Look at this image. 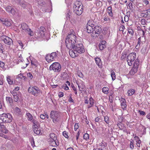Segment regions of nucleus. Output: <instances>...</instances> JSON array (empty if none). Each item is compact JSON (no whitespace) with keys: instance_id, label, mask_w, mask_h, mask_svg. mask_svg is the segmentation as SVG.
Masks as SVG:
<instances>
[{"instance_id":"obj_53","label":"nucleus","mask_w":150,"mask_h":150,"mask_svg":"<svg viewBox=\"0 0 150 150\" xmlns=\"http://www.w3.org/2000/svg\"><path fill=\"white\" fill-rule=\"evenodd\" d=\"M94 103V100L92 97H91L89 98V104H90L93 105Z\"/></svg>"},{"instance_id":"obj_2","label":"nucleus","mask_w":150,"mask_h":150,"mask_svg":"<svg viewBox=\"0 0 150 150\" xmlns=\"http://www.w3.org/2000/svg\"><path fill=\"white\" fill-rule=\"evenodd\" d=\"M28 92L35 96H37L42 94V91L36 86H30L28 89Z\"/></svg>"},{"instance_id":"obj_36","label":"nucleus","mask_w":150,"mask_h":150,"mask_svg":"<svg viewBox=\"0 0 150 150\" xmlns=\"http://www.w3.org/2000/svg\"><path fill=\"white\" fill-rule=\"evenodd\" d=\"M94 23V22L93 21H89L87 23V26H91L94 28L95 26Z\"/></svg>"},{"instance_id":"obj_47","label":"nucleus","mask_w":150,"mask_h":150,"mask_svg":"<svg viewBox=\"0 0 150 150\" xmlns=\"http://www.w3.org/2000/svg\"><path fill=\"white\" fill-rule=\"evenodd\" d=\"M0 137L4 138L6 139H8L9 137L3 134L0 133Z\"/></svg>"},{"instance_id":"obj_5","label":"nucleus","mask_w":150,"mask_h":150,"mask_svg":"<svg viewBox=\"0 0 150 150\" xmlns=\"http://www.w3.org/2000/svg\"><path fill=\"white\" fill-rule=\"evenodd\" d=\"M61 67L59 63L55 62L51 64L49 68L50 70H52L55 72H59L61 70Z\"/></svg>"},{"instance_id":"obj_59","label":"nucleus","mask_w":150,"mask_h":150,"mask_svg":"<svg viewBox=\"0 0 150 150\" xmlns=\"http://www.w3.org/2000/svg\"><path fill=\"white\" fill-rule=\"evenodd\" d=\"M31 145H32V146L33 147L34 146H35V142H34V139H33V138H32L31 139Z\"/></svg>"},{"instance_id":"obj_48","label":"nucleus","mask_w":150,"mask_h":150,"mask_svg":"<svg viewBox=\"0 0 150 150\" xmlns=\"http://www.w3.org/2000/svg\"><path fill=\"white\" fill-rule=\"evenodd\" d=\"M128 33L131 35H133L134 34V31L133 30L129 28H128Z\"/></svg>"},{"instance_id":"obj_34","label":"nucleus","mask_w":150,"mask_h":150,"mask_svg":"<svg viewBox=\"0 0 150 150\" xmlns=\"http://www.w3.org/2000/svg\"><path fill=\"white\" fill-rule=\"evenodd\" d=\"M70 50L69 51V53L71 56L74 58L76 56L75 53L74 52H73V50L72 49H69Z\"/></svg>"},{"instance_id":"obj_22","label":"nucleus","mask_w":150,"mask_h":150,"mask_svg":"<svg viewBox=\"0 0 150 150\" xmlns=\"http://www.w3.org/2000/svg\"><path fill=\"white\" fill-rule=\"evenodd\" d=\"M95 60L96 61V64L100 68L102 67V63L100 59L98 57L95 58Z\"/></svg>"},{"instance_id":"obj_4","label":"nucleus","mask_w":150,"mask_h":150,"mask_svg":"<svg viewBox=\"0 0 150 150\" xmlns=\"http://www.w3.org/2000/svg\"><path fill=\"white\" fill-rule=\"evenodd\" d=\"M0 120L3 122L10 123L12 121V118L10 114L4 113L0 114Z\"/></svg>"},{"instance_id":"obj_14","label":"nucleus","mask_w":150,"mask_h":150,"mask_svg":"<svg viewBox=\"0 0 150 150\" xmlns=\"http://www.w3.org/2000/svg\"><path fill=\"white\" fill-rule=\"evenodd\" d=\"M76 83L80 91H82V89L84 88L85 86L83 84V82L82 81L79 80Z\"/></svg>"},{"instance_id":"obj_32","label":"nucleus","mask_w":150,"mask_h":150,"mask_svg":"<svg viewBox=\"0 0 150 150\" xmlns=\"http://www.w3.org/2000/svg\"><path fill=\"white\" fill-rule=\"evenodd\" d=\"M50 138L52 139L53 140H57V136L56 135L53 133H51L50 134Z\"/></svg>"},{"instance_id":"obj_24","label":"nucleus","mask_w":150,"mask_h":150,"mask_svg":"<svg viewBox=\"0 0 150 150\" xmlns=\"http://www.w3.org/2000/svg\"><path fill=\"white\" fill-rule=\"evenodd\" d=\"M86 29L88 33H91L93 32V27L90 26H86Z\"/></svg>"},{"instance_id":"obj_10","label":"nucleus","mask_w":150,"mask_h":150,"mask_svg":"<svg viewBox=\"0 0 150 150\" xmlns=\"http://www.w3.org/2000/svg\"><path fill=\"white\" fill-rule=\"evenodd\" d=\"M140 16L142 17L145 18L150 17V8L146 10L141 11Z\"/></svg>"},{"instance_id":"obj_9","label":"nucleus","mask_w":150,"mask_h":150,"mask_svg":"<svg viewBox=\"0 0 150 150\" xmlns=\"http://www.w3.org/2000/svg\"><path fill=\"white\" fill-rule=\"evenodd\" d=\"M1 39L4 41L5 43L8 45H10L12 42V40L11 38L5 35L1 36Z\"/></svg>"},{"instance_id":"obj_19","label":"nucleus","mask_w":150,"mask_h":150,"mask_svg":"<svg viewBox=\"0 0 150 150\" xmlns=\"http://www.w3.org/2000/svg\"><path fill=\"white\" fill-rule=\"evenodd\" d=\"M105 41H102L99 44V47L100 50H102L106 47V46L105 44Z\"/></svg>"},{"instance_id":"obj_15","label":"nucleus","mask_w":150,"mask_h":150,"mask_svg":"<svg viewBox=\"0 0 150 150\" xmlns=\"http://www.w3.org/2000/svg\"><path fill=\"white\" fill-rule=\"evenodd\" d=\"M5 9L7 11L10 13H11L12 15H14L15 13L16 12L15 9L10 6H7L6 7Z\"/></svg>"},{"instance_id":"obj_40","label":"nucleus","mask_w":150,"mask_h":150,"mask_svg":"<svg viewBox=\"0 0 150 150\" xmlns=\"http://www.w3.org/2000/svg\"><path fill=\"white\" fill-rule=\"evenodd\" d=\"M111 76L112 77V80H114L116 79V76L115 74V73L113 70L111 71Z\"/></svg>"},{"instance_id":"obj_37","label":"nucleus","mask_w":150,"mask_h":150,"mask_svg":"<svg viewBox=\"0 0 150 150\" xmlns=\"http://www.w3.org/2000/svg\"><path fill=\"white\" fill-rule=\"evenodd\" d=\"M109 88L108 87H105L102 88V91L105 94H108V93Z\"/></svg>"},{"instance_id":"obj_28","label":"nucleus","mask_w":150,"mask_h":150,"mask_svg":"<svg viewBox=\"0 0 150 150\" xmlns=\"http://www.w3.org/2000/svg\"><path fill=\"white\" fill-rule=\"evenodd\" d=\"M26 115L27 116V119L28 121H32V120H33V116L29 112H27L26 113Z\"/></svg>"},{"instance_id":"obj_16","label":"nucleus","mask_w":150,"mask_h":150,"mask_svg":"<svg viewBox=\"0 0 150 150\" xmlns=\"http://www.w3.org/2000/svg\"><path fill=\"white\" fill-rule=\"evenodd\" d=\"M3 23L8 26H10L11 25V23L10 20H8L7 19H3L1 20Z\"/></svg>"},{"instance_id":"obj_57","label":"nucleus","mask_w":150,"mask_h":150,"mask_svg":"<svg viewBox=\"0 0 150 150\" xmlns=\"http://www.w3.org/2000/svg\"><path fill=\"white\" fill-rule=\"evenodd\" d=\"M104 121L107 124L109 123V118L108 116L105 117H104Z\"/></svg>"},{"instance_id":"obj_56","label":"nucleus","mask_w":150,"mask_h":150,"mask_svg":"<svg viewBox=\"0 0 150 150\" xmlns=\"http://www.w3.org/2000/svg\"><path fill=\"white\" fill-rule=\"evenodd\" d=\"M5 64L3 62L0 61V67L2 68H4V67Z\"/></svg>"},{"instance_id":"obj_21","label":"nucleus","mask_w":150,"mask_h":150,"mask_svg":"<svg viewBox=\"0 0 150 150\" xmlns=\"http://www.w3.org/2000/svg\"><path fill=\"white\" fill-rule=\"evenodd\" d=\"M45 29L44 27H41L40 28L39 30V34H40V36L42 37H43L45 35L44 31Z\"/></svg>"},{"instance_id":"obj_41","label":"nucleus","mask_w":150,"mask_h":150,"mask_svg":"<svg viewBox=\"0 0 150 150\" xmlns=\"http://www.w3.org/2000/svg\"><path fill=\"white\" fill-rule=\"evenodd\" d=\"M83 139L86 141H88L89 139V135L87 133H85L83 135Z\"/></svg>"},{"instance_id":"obj_46","label":"nucleus","mask_w":150,"mask_h":150,"mask_svg":"<svg viewBox=\"0 0 150 150\" xmlns=\"http://www.w3.org/2000/svg\"><path fill=\"white\" fill-rule=\"evenodd\" d=\"M141 24L143 25H146L147 23V21L144 19H142L141 21Z\"/></svg>"},{"instance_id":"obj_26","label":"nucleus","mask_w":150,"mask_h":150,"mask_svg":"<svg viewBox=\"0 0 150 150\" xmlns=\"http://www.w3.org/2000/svg\"><path fill=\"white\" fill-rule=\"evenodd\" d=\"M32 122L34 126L36 127H39L40 125L38 122L35 120L33 119L32 121Z\"/></svg>"},{"instance_id":"obj_50","label":"nucleus","mask_w":150,"mask_h":150,"mask_svg":"<svg viewBox=\"0 0 150 150\" xmlns=\"http://www.w3.org/2000/svg\"><path fill=\"white\" fill-rule=\"evenodd\" d=\"M27 76L30 79H31L33 77V75L30 72L27 73Z\"/></svg>"},{"instance_id":"obj_44","label":"nucleus","mask_w":150,"mask_h":150,"mask_svg":"<svg viewBox=\"0 0 150 150\" xmlns=\"http://www.w3.org/2000/svg\"><path fill=\"white\" fill-rule=\"evenodd\" d=\"M63 135L66 138L68 139L69 138V136L68 135V132L66 131H64L62 132Z\"/></svg>"},{"instance_id":"obj_23","label":"nucleus","mask_w":150,"mask_h":150,"mask_svg":"<svg viewBox=\"0 0 150 150\" xmlns=\"http://www.w3.org/2000/svg\"><path fill=\"white\" fill-rule=\"evenodd\" d=\"M138 69V68L133 67L129 72V74L131 75H134V74L137 72Z\"/></svg>"},{"instance_id":"obj_61","label":"nucleus","mask_w":150,"mask_h":150,"mask_svg":"<svg viewBox=\"0 0 150 150\" xmlns=\"http://www.w3.org/2000/svg\"><path fill=\"white\" fill-rule=\"evenodd\" d=\"M64 93L62 92H60L59 93V98L62 97L64 96Z\"/></svg>"},{"instance_id":"obj_55","label":"nucleus","mask_w":150,"mask_h":150,"mask_svg":"<svg viewBox=\"0 0 150 150\" xmlns=\"http://www.w3.org/2000/svg\"><path fill=\"white\" fill-rule=\"evenodd\" d=\"M18 42L19 45L21 46V49H22L23 46V45L22 42L21 40H18Z\"/></svg>"},{"instance_id":"obj_49","label":"nucleus","mask_w":150,"mask_h":150,"mask_svg":"<svg viewBox=\"0 0 150 150\" xmlns=\"http://www.w3.org/2000/svg\"><path fill=\"white\" fill-rule=\"evenodd\" d=\"M138 44L136 46V47H137L138 46H139L140 45V44L142 43V41L141 40V38H139L138 40Z\"/></svg>"},{"instance_id":"obj_11","label":"nucleus","mask_w":150,"mask_h":150,"mask_svg":"<svg viewBox=\"0 0 150 150\" xmlns=\"http://www.w3.org/2000/svg\"><path fill=\"white\" fill-rule=\"evenodd\" d=\"M65 43L66 46L69 49H73L75 43H73L72 42L70 41L68 38H66L65 40Z\"/></svg>"},{"instance_id":"obj_35","label":"nucleus","mask_w":150,"mask_h":150,"mask_svg":"<svg viewBox=\"0 0 150 150\" xmlns=\"http://www.w3.org/2000/svg\"><path fill=\"white\" fill-rule=\"evenodd\" d=\"M94 23V22L93 21H89L87 23V26H91L94 28L95 26Z\"/></svg>"},{"instance_id":"obj_45","label":"nucleus","mask_w":150,"mask_h":150,"mask_svg":"<svg viewBox=\"0 0 150 150\" xmlns=\"http://www.w3.org/2000/svg\"><path fill=\"white\" fill-rule=\"evenodd\" d=\"M69 98L68 99V101L70 103H74V100L73 99H72V94H70L69 95Z\"/></svg>"},{"instance_id":"obj_18","label":"nucleus","mask_w":150,"mask_h":150,"mask_svg":"<svg viewBox=\"0 0 150 150\" xmlns=\"http://www.w3.org/2000/svg\"><path fill=\"white\" fill-rule=\"evenodd\" d=\"M0 131L5 134L7 133L8 132V130L6 129L5 126L2 124L0 125Z\"/></svg>"},{"instance_id":"obj_7","label":"nucleus","mask_w":150,"mask_h":150,"mask_svg":"<svg viewBox=\"0 0 150 150\" xmlns=\"http://www.w3.org/2000/svg\"><path fill=\"white\" fill-rule=\"evenodd\" d=\"M57 54L56 52H53L50 54H47L45 58L47 61L50 63L54 60L57 58Z\"/></svg>"},{"instance_id":"obj_33","label":"nucleus","mask_w":150,"mask_h":150,"mask_svg":"<svg viewBox=\"0 0 150 150\" xmlns=\"http://www.w3.org/2000/svg\"><path fill=\"white\" fill-rule=\"evenodd\" d=\"M108 13L109 15L110 16H112L113 14L112 12V10L111 6H110L108 7Z\"/></svg>"},{"instance_id":"obj_3","label":"nucleus","mask_w":150,"mask_h":150,"mask_svg":"<svg viewBox=\"0 0 150 150\" xmlns=\"http://www.w3.org/2000/svg\"><path fill=\"white\" fill-rule=\"evenodd\" d=\"M50 117L54 123L59 122L60 120V112L57 111L52 110L50 112Z\"/></svg>"},{"instance_id":"obj_1","label":"nucleus","mask_w":150,"mask_h":150,"mask_svg":"<svg viewBox=\"0 0 150 150\" xmlns=\"http://www.w3.org/2000/svg\"><path fill=\"white\" fill-rule=\"evenodd\" d=\"M74 12L78 15H81L83 12V5L81 2L76 1L74 6Z\"/></svg>"},{"instance_id":"obj_29","label":"nucleus","mask_w":150,"mask_h":150,"mask_svg":"<svg viewBox=\"0 0 150 150\" xmlns=\"http://www.w3.org/2000/svg\"><path fill=\"white\" fill-rule=\"evenodd\" d=\"M39 128V127H35L33 128V131L36 134H39L40 133V130Z\"/></svg>"},{"instance_id":"obj_6","label":"nucleus","mask_w":150,"mask_h":150,"mask_svg":"<svg viewBox=\"0 0 150 150\" xmlns=\"http://www.w3.org/2000/svg\"><path fill=\"white\" fill-rule=\"evenodd\" d=\"M136 54L135 52H132L129 54L127 56V62L129 66H131L132 62L136 58Z\"/></svg>"},{"instance_id":"obj_20","label":"nucleus","mask_w":150,"mask_h":150,"mask_svg":"<svg viewBox=\"0 0 150 150\" xmlns=\"http://www.w3.org/2000/svg\"><path fill=\"white\" fill-rule=\"evenodd\" d=\"M21 27L22 30H24L25 31L28 30H30V28H28V25L25 23H23L21 24Z\"/></svg>"},{"instance_id":"obj_54","label":"nucleus","mask_w":150,"mask_h":150,"mask_svg":"<svg viewBox=\"0 0 150 150\" xmlns=\"http://www.w3.org/2000/svg\"><path fill=\"white\" fill-rule=\"evenodd\" d=\"M13 97L14 100L15 102H17L19 100V98L18 95L15 96Z\"/></svg>"},{"instance_id":"obj_31","label":"nucleus","mask_w":150,"mask_h":150,"mask_svg":"<svg viewBox=\"0 0 150 150\" xmlns=\"http://www.w3.org/2000/svg\"><path fill=\"white\" fill-rule=\"evenodd\" d=\"M135 92V91L134 89H130L128 91L127 93L128 96H132L134 94Z\"/></svg>"},{"instance_id":"obj_63","label":"nucleus","mask_w":150,"mask_h":150,"mask_svg":"<svg viewBox=\"0 0 150 150\" xmlns=\"http://www.w3.org/2000/svg\"><path fill=\"white\" fill-rule=\"evenodd\" d=\"M70 12L69 11L66 14V18L67 19H68L70 18Z\"/></svg>"},{"instance_id":"obj_27","label":"nucleus","mask_w":150,"mask_h":150,"mask_svg":"<svg viewBox=\"0 0 150 150\" xmlns=\"http://www.w3.org/2000/svg\"><path fill=\"white\" fill-rule=\"evenodd\" d=\"M135 140H137L136 142L137 146L139 147H140L141 143V140H140L139 138L138 137L135 136Z\"/></svg>"},{"instance_id":"obj_42","label":"nucleus","mask_w":150,"mask_h":150,"mask_svg":"<svg viewBox=\"0 0 150 150\" xmlns=\"http://www.w3.org/2000/svg\"><path fill=\"white\" fill-rule=\"evenodd\" d=\"M133 141L132 139H131L130 141V143L129 144L130 148L132 149H134V146Z\"/></svg>"},{"instance_id":"obj_13","label":"nucleus","mask_w":150,"mask_h":150,"mask_svg":"<svg viewBox=\"0 0 150 150\" xmlns=\"http://www.w3.org/2000/svg\"><path fill=\"white\" fill-rule=\"evenodd\" d=\"M102 30L101 27L98 26H95L93 28V32L96 35V36H98L101 33Z\"/></svg>"},{"instance_id":"obj_60","label":"nucleus","mask_w":150,"mask_h":150,"mask_svg":"<svg viewBox=\"0 0 150 150\" xmlns=\"http://www.w3.org/2000/svg\"><path fill=\"white\" fill-rule=\"evenodd\" d=\"M124 19L125 22H127L129 20V17L127 16H125L124 18Z\"/></svg>"},{"instance_id":"obj_25","label":"nucleus","mask_w":150,"mask_h":150,"mask_svg":"<svg viewBox=\"0 0 150 150\" xmlns=\"http://www.w3.org/2000/svg\"><path fill=\"white\" fill-rule=\"evenodd\" d=\"M6 100L7 102L9 103L10 105L11 106L13 105V100L11 98L6 97Z\"/></svg>"},{"instance_id":"obj_62","label":"nucleus","mask_w":150,"mask_h":150,"mask_svg":"<svg viewBox=\"0 0 150 150\" xmlns=\"http://www.w3.org/2000/svg\"><path fill=\"white\" fill-rule=\"evenodd\" d=\"M15 110L16 111V112H18V113H20V109L19 108H18V107H16L15 108Z\"/></svg>"},{"instance_id":"obj_39","label":"nucleus","mask_w":150,"mask_h":150,"mask_svg":"<svg viewBox=\"0 0 150 150\" xmlns=\"http://www.w3.org/2000/svg\"><path fill=\"white\" fill-rule=\"evenodd\" d=\"M6 78L8 83L10 84H12L13 83V81L11 80L10 77L8 76H7Z\"/></svg>"},{"instance_id":"obj_43","label":"nucleus","mask_w":150,"mask_h":150,"mask_svg":"<svg viewBox=\"0 0 150 150\" xmlns=\"http://www.w3.org/2000/svg\"><path fill=\"white\" fill-rule=\"evenodd\" d=\"M147 48L146 46L143 47L141 51V53L142 54H145L146 52Z\"/></svg>"},{"instance_id":"obj_58","label":"nucleus","mask_w":150,"mask_h":150,"mask_svg":"<svg viewBox=\"0 0 150 150\" xmlns=\"http://www.w3.org/2000/svg\"><path fill=\"white\" fill-rule=\"evenodd\" d=\"M139 112L140 113V114L142 115H145V112L144 111L139 110Z\"/></svg>"},{"instance_id":"obj_52","label":"nucleus","mask_w":150,"mask_h":150,"mask_svg":"<svg viewBox=\"0 0 150 150\" xmlns=\"http://www.w3.org/2000/svg\"><path fill=\"white\" fill-rule=\"evenodd\" d=\"M27 31L28 32V35H29L30 36H32L33 35V32L31 30V29H30V30H27Z\"/></svg>"},{"instance_id":"obj_30","label":"nucleus","mask_w":150,"mask_h":150,"mask_svg":"<svg viewBox=\"0 0 150 150\" xmlns=\"http://www.w3.org/2000/svg\"><path fill=\"white\" fill-rule=\"evenodd\" d=\"M139 63V60L138 59H136L134 62L133 67L138 69Z\"/></svg>"},{"instance_id":"obj_51","label":"nucleus","mask_w":150,"mask_h":150,"mask_svg":"<svg viewBox=\"0 0 150 150\" xmlns=\"http://www.w3.org/2000/svg\"><path fill=\"white\" fill-rule=\"evenodd\" d=\"M125 26L124 25H121L119 27V30L120 31H122L123 33V29H125Z\"/></svg>"},{"instance_id":"obj_64","label":"nucleus","mask_w":150,"mask_h":150,"mask_svg":"<svg viewBox=\"0 0 150 150\" xmlns=\"http://www.w3.org/2000/svg\"><path fill=\"white\" fill-rule=\"evenodd\" d=\"M79 128V125L78 123H76L74 125V129L76 131Z\"/></svg>"},{"instance_id":"obj_8","label":"nucleus","mask_w":150,"mask_h":150,"mask_svg":"<svg viewBox=\"0 0 150 150\" xmlns=\"http://www.w3.org/2000/svg\"><path fill=\"white\" fill-rule=\"evenodd\" d=\"M73 49L74 51H75L80 54H81L84 52L83 45L82 44H76L74 45Z\"/></svg>"},{"instance_id":"obj_17","label":"nucleus","mask_w":150,"mask_h":150,"mask_svg":"<svg viewBox=\"0 0 150 150\" xmlns=\"http://www.w3.org/2000/svg\"><path fill=\"white\" fill-rule=\"evenodd\" d=\"M121 103V106L122 107V108L124 110L126 109V101L123 98H121V100L120 101Z\"/></svg>"},{"instance_id":"obj_38","label":"nucleus","mask_w":150,"mask_h":150,"mask_svg":"<svg viewBox=\"0 0 150 150\" xmlns=\"http://www.w3.org/2000/svg\"><path fill=\"white\" fill-rule=\"evenodd\" d=\"M68 76L67 74L65 72H63L61 74L62 77L65 79H67V76Z\"/></svg>"},{"instance_id":"obj_12","label":"nucleus","mask_w":150,"mask_h":150,"mask_svg":"<svg viewBox=\"0 0 150 150\" xmlns=\"http://www.w3.org/2000/svg\"><path fill=\"white\" fill-rule=\"evenodd\" d=\"M66 38H68L70 41L73 42V43H76V37L74 35L71 33L69 34L67 37Z\"/></svg>"}]
</instances>
